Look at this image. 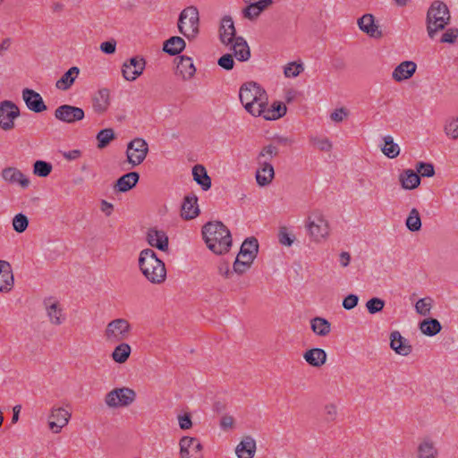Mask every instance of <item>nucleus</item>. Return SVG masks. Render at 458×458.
<instances>
[{"mask_svg":"<svg viewBox=\"0 0 458 458\" xmlns=\"http://www.w3.org/2000/svg\"><path fill=\"white\" fill-rule=\"evenodd\" d=\"M310 328L316 335L325 337L331 332V323L322 317H315L310 319Z\"/></svg>","mask_w":458,"mask_h":458,"instance_id":"nucleus-34","label":"nucleus"},{"mask_svg":"<svg viewBox=\"0 0 458 458\" xmlns=\"http://www.w3.org/2000/svg\"><path fill=\"white\" fill-rule=\"evenodd\" d=\"M109 90L100 89L93 99V108L97 113L106 112L109 106Z\"/></svg>","mask_w":458,"mask_h":458,"instance_id":"nucleus-37","label":"nucleus"},{"mask_svg":"<svg viewBox=\"0 0 458 458\" xmlns=\"http://www.w3.org/2000/svg\"><path fill=\"white\" fill-rule=\"evenodd\" d=\"M13 284V274L10 263L5 260H0V292H10Z\"/></svg>","mask_w":458,"mask_h":458,"instance_id":"nucleus-21","label":"nucleus"},{"mask_svg":"<svg viewBox=\"0 0 458 458\" xmlns=\"http://www.w3.org/2000/svg\"><path fill=\"white\" fill-rule=\"evenodd\" d=\"M199 213L197 196L195 194L186 195L182 204V216L186 220H190L195 218Z\"/></svg>","mask_w":458,"mask_h":458,"instance_id":"nucleus-23","label":"nucleus"},{"mask_svg":"<svg viewBox=\"0 0 458 458\" xmlns=\"http://www.w3.org/2000/svg\"><path fill=\"white\" fill-rule=\"evenodd\" d=\"M219 38L222 44L229 46L237 38L236 30L231 16H225L221 20Z\"/></svg>","mask_w":458,"mask_h":458,"instance_id":"nucleus-16","label":"nucleus"},{"mask_svg":"<svg viewBox=\"0 0 458 458\" xmlns=\"http://www.w3.org/2000/svg\"><path fill=\"white\" fill-rule=\"evenodd\" d=\"M22 98L28 108L35 113H40L47 109L41 96L33 89H24Z\"/></svg>","mask_w":458,"mask_h":458,"instance_id":"nucleus-20","label":"nucleus"},{"mask_svg":"<svg viewBox=\"0 0 458 458\" xmlns=\"http://www.w3.org/2000/svg\"><path fill=\"white\" fill-rule=\"evenodd\" d=\"M62 154L65 159L72 161L79 158L81 155V152L79 149H73L70 151H64Z\"/></svg>","mask_w":458,"mask_h":458,"instance_id":"nucleus-64","label":"nucleus"},{"mask_svg":"<svg viewBox=\"0 0 458 458\" xmlns=\"http://www.w3.org/2000/svg\"><path fill=\"white\" fill-rule=\"evenodd\" d=\"M44 305L53 324H57V300L55 297H48L44 300Z\"/></svg>","mask_w":458,"mask_h":458,"instance_id":"nucleus-44","label":"nucleus"},{"mask_svg":"<svg viewBox=\"0 0 458 458\" xmlns=\"http://www.w3.org/2000/svg\"><path fill=\"white\" fill-rule=\"evenodd\" d=\"M199 12L194 6L183 9L179 16L178 30L189 39H193L199 34Z\"/></svg>","mask_w":458,"mask_h":458,"instance_id":"nucleus-7","label":"nucleus"},{"mask_svg":"<svg viewBox=\"0 0 458 458\" xmlns=\"http://www.w3.org/2000/svg\"><path fill=\"white\" fill-rule=\"evenodd\" d=\"M357 24L359 29L373 38H381L383 32L377 22H376L375 16L371 13H365L358 19Z\"/></svg>","mask_w":458,"mask_h":458,"instance_id":"nucleus-14","label":"nucleus"},{"mask_svg":"<svg viewBox=\"0 0 458 458\" xmlns=\"http://www.w3.org/2000/svg\"><path fill=\"white\" fill-rule=\"evenodd\" d=\"M458 38V29L456 28H451L447 30L441 38L442 43H454L456 38Z\"/></svg>","mask_w":458,"mask_h":458,"instance_id":"nucleus-56","label":"nucleus"},{"mask_svg":"<svg viewBox=\"0 0 458 458\" xmlns=\"http://www.w3.org/2000/svg\"><path fill=\"white\" fill-rule=\"evenodd\" d=\"M326 419L328 421H333L337 416V408L334 403H329L325 406Z\"/></svg>","mask_w":458,"mask_h":458,"instance_id":"nucleus-59","label":"nucleus"},{"mask_svg":"<svg viewBox=\"0 0 458 458\" xmlns=\"http://www.w3.org/2000/svg\"><path fill=\"white\" fill-rule=\"evenodd\" d=\"M131 329V325L127 319L114 318L106 325L104 337L108 343H121L130 337Z\"/></svg>","mask_w":458,"mask_h":458,"instance_id":"nucleus-8","label":"nucleus"},{"mask_svg":"<svg viewBox=\"0 0 458 458\" xmlns=\"http://www.w3.org/2000/svg\"><path fill=\"white\" fill-rule=\"evenodd\" d=\"M217 64L226 71H231L234 66L233 55L231 54L223 55L217 60Z\"/></svg>","mask_w":458,"mask_h":458,"instance_id":"nucleus-55","label":"nucleus"},{"mask_svg":"<svg viewBox=\"0 0 458 458\" xmlns=\"http://www.w3.org/2000/svg\"><path fill=\"white\" fill-rule=\"evenodd\" d=\"M258 110L260 114H255L254 116H263L266 120H276L286 114V106L282 102H275L270 107L267 106V100L263 105L259 106Z\"/></svg>","mask_w":458,"mask_h":458,"instance_id":"nucleus-15","label":"nucleus"},{"mask_svg":"<svg viewBox=\"0 0 458 458\" xmlns=\"http://www.w3.org/2000/svg\"><path fill=\"white\" fill-rule=\"evenodd\" d=\"M385 301L384 300L374 297L369 300L366 302V308L370 314H376L379 311H381L384 309Z\"/></svg>","mask_w":458,"mask_h":458,"instance_id":"nucleus-51","label":"nucleus"},{"mask_svg":"<svg viewBox=\"0 0 458 458\" xmlns=\"http://www.w3.org/2000/svg\"><path fill=\"white\" fill-rule=\"evenodd\" d=\"M116 48V42L114 40L105 41L100 45V50L105 54H114Z\"/></svg>","mask_w":458,"mask_h":458,"instance_id":"nucleus-60","label":"nucleus"},{"mask_svg":"<svg viewBox=\"0 0 458 458\" xmlns=\"http://www.w3.org/2000/svg\"><path fill=\"white\" fill-rule=\"evenodd\" d=\"M259 167L256 171L257 183L261 186L268 185L275 177V170L271 163H262L258 165Z\"/></svg>","mask_w":458,"mask_h":458,"instance_id":"nucleus-27","label":"nucleus"},{"mask_svg":"<svg viewBox=\"0 0 458 458\" xmlns=\"http://www.w3.org/2000/svg\"><path fill=\"white\" fill-rule=\"evenodd\" d=\"M202 445L200 442L191 437H183L180 440L181 458H201Z\"/></svg>","mask_w":458,"mask_h":458,"instance_id":"nucleus-13","label":"nucleus"},{"mask_svg":"<svg viewBox=\"0 0 458 458\" xmlns=\"http://www.w3.org/2000/svg\"><path fill=\"white\" fill-rule=\"evenodd\" d=\"M347 115V113L344 108L335 110L331 114L330 118L336 123L342 122L344 118Z\"/></svg>","mask_w":458,"mask_h":458,"instance_id":"nucleus-61","label":"nucleus"},{"mask_svg":"<svg viewBox=\"0 0 458 458\" xmlns=\"http://www.w3.org/2000/svg\"><path fill=\"white\" fill-rule=\"evenodd\" d=\"M420 329L424 335L434 336L441 331L442 326L437 319L428 318L420 323Z\"/></svg>","mask_w":458,"mask_h":458,"instance_id":"nucleus-39","label":"nucleus"},{"mask_svg":"<svg viewBox=\"0 0 458 458\" xmlns=\"http://www.w3.org/2000/svg\"><path fill=\"white\" fill-rule=\"evenodd\" d=\"M140 179V174L137 172H130L122 175L116 181L114 190L115 192H126L136 186Z\"/></svg>","mask_w":458,"mask_h":458,"instance_id":"nucleus-25","label":"nucleus"},{"mask_svg":"<svg viewBox=\"0 0 458 458\" xmlns=\"http://www.w3.org/2000/svg\"><path fill=\"white\" fill-rule=\"evenodd\" d=\"M433 300L430 297L420 299L415 304L416 312L421 316H428L430 313Z\"/></svg>","mask_w":458,"mask_h":458,"instance_id":"nucleus-48","label":"nucleus"},{"mask_svg":"<svg viewBox=\"0 0 458 458\" xmlns=\"http://www.w3.org/2000/svg\"><path fill=\"white\" fill-rule=\"evenodd\" d=\"M148 153V145L142 138H135L130 141L126 148L127 161L132 167L140 165Z\"/></svg>","mask_w":458,"mask_h":458,"instance_id":"nucleus-10","label":"nucleus"},{"mask_svg":"<svg viewBox=\"0 0 458 458\" xmlns=\"http://www.w3.org/2000/svg\"><path fill=\"white\" fill-rule=\"evenodd\" d=\"M80 70L76 66L71 67L62 77L59 79V89L67 90L74 83L78 78Z\"/></svg>","mask_w":458,"mask_h":458,"instance_id":"nucleus-38","label":"nucleus"},{"mask_svg":"<svg viewBox=\"0 0 458 458\" xmlns=\"http://www.w3.org/2000/svg\"><path fill=\"white\" fill-rule=\"evenodd\" d=\"M306 229L312 241L321 242L330 235V225L326 216L319 210L313 211L306 219Z\"/></svg>","mask_w":458,"mask_h":458,"instance_id":"nucleus-5","label":"nucleus"},{"mask_svg":"<svg viewBox=\"0 0 458 458\" xmlns=\"http://www.w3.org/2000/svg\"><path fill=\"white\" fill-rule=\"evenodd\" d=\"M146 61L141 56L130 58L123 64L122 72L126 81H133L140 76L145 69Z\"/></svg>","mask_w":458,"mask_h":458,"instance_id":"nucleus-12","label":"nucleus"},{"mask_svg":"<svg viewBox=\"0 0 458 458\" xmlns=\"http://www.w3.org/2000/svg\"><path fill=\"white\" fill-rule=\"evenodd\" d=\"M185 47L186 43L182 38L173 36L164 42L163 50L170 55H176L180 54Z\"/></svg>","mask_w":458,"mask_h":458,"instance_id":"nucleus-32","label":"nucleus"},{"mask_svg":"<svg viewBox=\"0 0 458 458\" xmlns=\"http://www.w3.org/2000/svg\"><path fill=\"white\" fill-rule=\"evenodd\" d=\"M177 68L182 76V79L185 81L191 80L196 72V68L192 58L186 55H182L180 57V62L177 64Z\"/></svg>","mask_w":458,"mask_h":458,"instance_id":"nucleus-35","label":"nucleus"},{"mask_svg":"<svg viewBox=\"0 0 458 458\" xmlns=\"http://www.w3.org/2000/svg\"><path fill=\"white\" fill-rule=\"evenodd\" d=\"M72 416V409L69 408H60L59 407V423L61 422V420H64L63 424L59 425V429L63 427L66 426L71 419Z\"/></svg>","mask_w":458,"mask_h":458,"instance_id":"nucleus-58","label":"nucleus"},{"mask_svg":"<svg viewBox=\"0 0 458 458\" xmlns=\"http://www.w3.org/2000/svg\"><path fill=\"white\" fill-rule=\"evenodd\" d=\"M278 155V148L274 145H267L259 153L257 157L258 165H262V163H270L273 157Z\"/></svg>","mask_w":458,"mask_h":458,"instance_id":"nucleus-42","label":"nucleus"},{"mask_svg":"<svg viewBox=\"0 0 458 458\" xmlns=\"http://www.w3.org/2000/svg\"><path fill=\"white\" fill-rule=\"evenodd\" d=\"M359 297L356 294H349L343 301V307L347 310H352L358 305Z\"/></svg>","mask_w":458,"mask_h":458,"instance_id":"nucleus-57","label":"nucleus"},{"mask_svg":"<svg viewBox=\"0 0 458 458\" xmlns=\"http://www.w3.org/2000/svg\"><path fill=\"white\" fill-rule=\"evenodd\" d=\"M179 425L182 429H188L192 426L191 417L187 414L179 417Z\"/></svg>","mask_w":458,"mask_h":458,"instance_id":"nucleus-63","label":"nucleus"},{"mask_svg":"<svg viewBox=\"0 0 458 458\" xmlns=\"http://www.w3.org/2000/svg\"><path fill=\"white\" fill-rule=\"evenodd\" d=\"M136 399V393L129 387H118L108 392L105 396V403L109 408L126 407Z\"/></svg>","mask_w":458,"mask_h":458,"instance_id":"nucleus-9","label":"nucleus"},{"mask_svg":"<svg viewBox=\"0 0 458 458\" xmlns=\"http://www.w3.org/2000/svg\"><path fill=\"white\" fill-rule=\"evenodd\" d=\"M147 241L150 246L162 251L168 250V237L162 230L149 229L147 233Z\"/></svg>","mask_w":458,"mask_h":458,"instance_id":"nucleus-22","label":"nucleus"},{"mask_svg":"<svg viewBox=\"0 0 458 458\" xmlns=\"http://www.w3.org/2000/svg\"><path fill=\"white\" fill-rule=\"evenodd\" d=\"M239 98L245 110L252 115L260 114L258 110L259 106L263 105L265 100H267L266 91L253 81L246 82L241 86Z\"/></svg>","mask_w":458,"mask_h":458,"instance_id":"nucleus-4","label":"nucleus"},{"mask_svg":"<svg viewBox=\"0 0 458 458\" xmlns=\"http://www.w3.org/2000/svg\"><path fill=\"white\" fill-rule=\"evenodd\" d=\"M438 449L430 439L421 441L417 448V458H438Z\"/></svg>","mask_w":458,"mask_h":458,"instance_id":"nucleus-31","label":"nucleus"},{"mask_svg":"<svg viewBox=\"0 0 458 458\" xmlns=\"http://www.w3.org/2000/svg\"><path fill=\"white\" fill-rule=\"evenodd\" d=\"M202 234L208 248L215 254L227 252L232 245L230 231L222 222H208L202 228Z\"/></svg>","mask_w":458,"mask_h":458,"instance_id":"nucleus-1","label":"nucleus"},{"mask_svg":"<svg viewBox=\"0 0 458 458\" xmlns=\"http://www.w3.org/2000/svg\"><path fill=\"white\" fill-rule=\"evenodd\" d=\"M114 138V133L112 129H103L101 130L98 135L97 140L98 141V147L99 148H104L106 147L109 142Z\"/></svg>","mask_w":458,"mask_h":458,"instance_id":"nucleus-50","label":"nucleus"},{"mask_svg":"<svg viewBox=\"0 0 458 458\" xmlns=\"http://www.w3.org/2000/svg\"><path fill=\"white\" fill-rule=\"evenodd\" d=\"M327 352L321 348H312L303 353L305 361L315 368L323 366L327 361Z\"/></svg>","mask_w":458,"mask_h":458,"instance_id":"nucleus-28","label":"nucleus"},{"mask_svg":"<svg viewBox=\"0 0 458 458\" xmlns=\"http://www.w3.org/2000/svg\"><path fill=\"white\" fill-rule=\"evenodd\" d=\"M417 65L412 61H404L397 65L392 72V77L395 81H403L410 79L416 72Z\"/></svg>","mask_w":458,"mask_h":458,"instance_id":"nucleus-24","label":"nucleus"},{"mask_svg":"<svg viewBox=\"0 0 458 458\" xmlns=\"http://www.w3.org/2000/svg\"><path fill=\"white\" fill-rule=\"evenodd\" d=\"M2 178L11 184H19L21 188H28L30 180L16 167L9 166L2 170Z\"/></svg>","mask_w":458,"mask_h":458,"instance_id":"nucleus-17","label":"nucleus"},{"mask_svg":"<svg viewBox=\"0 0 458 458\" xmlns=\"http://www.w3.org/2000/svg\"><path fill=\"white\" fill-rule=\"evenodd\" d=\"M390 347L399 355L407 356L411 351L412 347L409 341L402 336L399 331H393L390 335Z\"/></svg>","mask_w":458,"mask_h":458,"instance_id":"nucleus-19","label":"nucleus"},{"mask_svg":"<svg viewBox=\"0 0 458 458\" xmlns=\"http://www.w3.org/2000/svg\"><path fill=\"white\" fill-rule=\"evenodd\" d=\"M451 15L447 5L442 1H434L427 13V31L433 38L436 33L445 29L450 23Z\"/></svg>","mask_w":458,"mask_h":458,"instance_id":"nucleus-3","label":"nucleus"},{"mask_svg":"<svg viewBox=\"0 0 458 458\" xmlns=\"http://www.w3.org/2000/svg\"><path fill=\"white\" fill-rule=\"evenodd\" d=\"M249 4L242 10L243 16L249 20H254L261 12L272 4V0H259Z\"/></svg>","mask_w":458,"mask_h":458,"instance_id":"nucleus-30","label":"nucleus"},{"mask_svg":"<svg viewBox=\"0 0 458 458\" xmlns=\"http://www.w3.org/2000/svg\"><path fill=\"white\" fill-rule=\"evenodd\" d=\"M84 116V111L80 107L70 105L59 106V121L74 123L81 121Z\"/></svg>","mask_w":458,"mask_h":458,"instance_id":"nucleus-18","label":"nucleus"},{"mask_svg":"<svg viewBox=\"0 0 458 458\" xmlns=\"http://www.w3.org/2000/svg\"><path fill=\"white\" fill-rule=\"evenodd\" d=\"M416 171L423 177H431L435 174L434 165L431 163L419 162L416 165Z\"/></svg>","mask_w":458,"mask_h":458,"instance_id":"nucleus-52","label":"nucleus"},{"mask_svg":"<svg viewBox=\"0 0 458 458\" xmlns=\"http://www.w3.org/2000/svg\"><path fill=\"white\" fill-rule=\"evenodd\" d=\"M444 130L445 134L453 139H458V117H449L445 120Z\"/></svg>","mask_w":458,"mask_h":458,"instance_id":"nucleus-45","label":"nucleus"},{"mask_svg":"<svg viewBox=\"0 0 458 458\" xmlns=\"http://www.w3.org/2000/svg\"><path fill=\"white\" fill-rule=\"evenodd\" d=\"M399 181L402 187L405 190H413L417 188L420 183V175L411 169L404 170L399 175Z\"/></svg>","mask_w":458,"mask_h":458,"instance_id":"nucleus-33","label":"nucleus"},{"mask_svg":"<svg viewBox=\"0 0 458 458\" xmlns=\"http://www.w3.org/2000/svg\"><path fill=\"white\" fill-rule=\"evenodd\" d=\"M52 171V165L43 160H37L33 165V174L38 177H47Z\"/></svg>","mask_w":458,"mask_h":458,"instance_id":"nucleus-47","label":"nucleus"},{"mask_svg":"<svg viewBox=\"0 0 458 458\" xmlns=\"http://www.w3.org/2000/svg\"><path fill=\"white\" fill-rule=\"evenodd\" d=\"M29 226V219L24 214L19 213L13 218V230L19 233H23Z\"/></svg>","mask_w":458,"mask_h":458,"instance_id":"nucleus-49","label":"nucleus"},{"mask_svg":"<svg viewBox=\"0 0 458 458\" xmlns=\"http://www.w3.org/2000/svg\"><path fill=\"white\" fill-rule=\"evenodd\" d=\"M100 210L105 213L106 216H109L114 211V205L105 199H102L100 202Z\"/></svg>","mask_w":458,"mask_h":458,"instance_id":"nucleus-62","label":"nucleus"},{"mask_svg":"<svg viewBox=\"0 0 458 458\" xmlns=\"http://www.w3.org/2000/svg\"><path fill=\"white\" fill-rule=\"evenodd\" d=\"M231 45V49L233 51V56L239 62H246L250 58V47L242 37H237Z\"/></svg>","mask_w":458,"mask_h":458,"instance_id":"nucleus-26","label":"nucleus"},{"mask_svg":"<svg viewBox=\"0 0 458 458\" xmlns=\"http://www.w3.org/2000/svg\"><path fill=\"white\" fill-rule=\"evenodd\" d=\"M131 352V346L124 342H121L114 349V351L112 352V358L117 363H124L130 357Z\"/></svg>","mask_w":458,"mask_h":458,"instance_id":"nucleus-40","label":"nucleus"},{"mask_svg":"<svg viewBox=\"0 0 458 458\" xmlns=\"http://www.w3.org/2000/svg\"><path fill=\"white\" fill-rule=\"evenodd\" d=\"M295 237L288 233V230L285 226H282L279 229L278 233V241L282 245L291 246L294 242Z\"/></svg>","mask_w":458,"mask_h":458,"instance_id":"nucleus-53","label":"nucleus"},{"mask_svg":"<svg viewBox=\"0 0 458 458\" xmlns=\"http://www.w3.org/2000/svg\"><path fill=\"white\" fill-rule=\"evenodd\" d=\"M139 268L144 277L154 284H160L165 281L166 269L165 263L157 258L152 249H144L139 257Z\"/></svg>","mask_w":458,"mask_h":458,"instance_id":"nucleus-2","label":"nucleus"},{"mask_svg":"<svg viewBox=\"0 0 458 458\" xmlns=\"http://www.w3.org/2000/svg\"><path fill=\"white\" fill-rule=\"evenodd\" d=\"M310 142L318 149L325 152H330L333 148L332 142L326 137L310 136Z\"/></svg>","mask_w":458,"mask_h":458,"instance_id":"nucleus-46","label":"nucleus"},{"mask_svg":"<svg viewBox=\"0 0 458 458\" xmlns=\"http://www.w3.org/2000/svg\"><path fill=\"white\" fill-rule=\"evenodd\" d=\"M384 145L381 151L389 158H394L400 154V147L394 142L393 137L390 135L383 137Z\"/></svg>","mask_w":458,"mask_h":458,"instance_id":"nucleus-41","label":"nucleus"},{"mask_svg":"<svg viewBox=\"0 0 458 458\" xmlns=\"http://www.w3.org/2000/svg\"><path fill=\"white\" fill-rule=\"evenodd\" d=\"M20 115L19 107L10 100L0 103V127L4 131L14 128V119Z\"/></svg>","mask_w":458,"mask_h":458,"instance_id":"nucleus-11","label":"nucleus"},{"mask_svg":"<svg viewBox=\"0 0 458 458\" xmlns=\"http://www.w3.org/2000/svg\"><path fill=\"white\" fill-rule=\"evenodd\" d=\"M303 71V65L301 64H296L294 62L290 63L284 68V75L288 78L296 77Z\"/></svg>","mask_w":458,"mask_h":458,"instance_id":"nucleus-54","label":"nucleus"},{"mask_svg":"<svg viewBox=\"0 0 458 458\" xmlns=\"http://www.w3.org/2000/svg\"><path fill=\"white\" fill-rule=\"evenodd\" d=\"M259 252V242L255 237L247 238L242 244L240 252L233 263L237 274L244 273L253 263Z\"/></svg>","mask_w":458,"mask_h":458,"instance_id":"nucleus-6","label":"nucleus"},{"mask_svg":"<svg viewBox=\"0 0 458 458\" xmlns=\"http://www.w3.org/2000/svg\"><path fill=\"white\" fill-rule=\"evenodd\" d=\"M406 226L411 232H417L421 227L420 213L416 208H412L406 219Z\"/></svg>","mask_w":458,"mask_h":458,"instance_id":"nucleus-43","label":"nucleus"},{"mask_svg":"<svg viewBox=\"0 0 458 458\" xmlns=\"http://www.w3.org/2000/svg\"><path fill=\"white\" fill-rule=\"evenodd\" d=\"M256 452V441L250 436L245 437L236 446L238 458H253Z\"/></svg>","mask_w":458,"mask_h":458,"instance_id":"nucleus-29","label":"nucleus"},{"mask_svg":"<svg viewBox=\"0 0 458 458\" xmlns=\"http://www.w3.org/2000/svg\"><path fill=\"white\" fill-rule=\"evenodd\" d=\"M193 179L198 184L201 186L204 191H208L211 187V179L208 175L205 167L201 165H197L192 168Z\"/></svg>","mask_w":458,"mask_h":458,"instance_id":"nucleus-36","label":"nucleus"}]
</instances>
